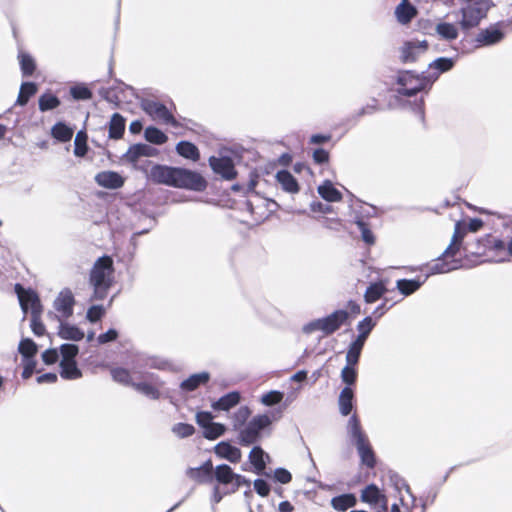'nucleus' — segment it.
<instances>
[{
    "label": "nucleus",
    "mask_w": 512,
    "mask_h": 512,
    "mask_svg": "<svg viewBox=\"0 0 512 512\" xmlns=\"http://www.w3.org/2000/svg\"><path fill=\"white\" fill-rule=\"evenodd\" d=\"M465 232V223L457 222L450 246L445 250L442 257L438 258L433 264L428 266L429 273L426 275L425 279L422 281L406 279L398 280L397 288L399 291L406 296L410 295L421 287L429 275L447 273L457 269L459 267L458 261L455 259L450 260V258H453L459 250L460 242L464 237Z\"/></svg>",
    "instance_id": "obj_1"
},
{
    "label": "nucleus",
    "mask_w": 512,
    "mask_h": 512,
    "mask_svg": "<svg viewBox=\"0 0 512 512\" xmlns=\"http://www.w3.org/2000/svg\"><path fill=\"white\" fill-rule=\"evenodd\" d=\"M94 287V297L104 299L113 280V261L110 257H102L97 260L90 275Z\"/></svg>",
    "instance_id": "obj_2"
},
{
    "label": "nucleus",
    "mask_w": 512,
    "mask_h": 512,
    "mask_svg": "<svg viewBox=\"0 0 512 512\" xmlns=\"http://www.w3.org/2000/svg\"><path fill=\"white\" fill-rule=\"evenodd\" d=\"M464 2L460 9L459 24L465 30L477 27L494 5L492 0H464Z\"/></svg>",
    "instance_id": "obj_3"
},
{
    "label": "nucleus",
    "mask_w": 512,
    "mask_h": 512,
    "mask_svg": "<svg viewBox=\"0 0 512 512\" xmlns=\"http://www.w3.org/2000/svg\"><path fill=\"white\" fill-rule=\"evenodd\" d=\"M347 430L351 440L357 447L362 463L368 467H372L375 463L374 454L356 415H353L349 419Z\"/></svg>",
    "instance_id": "obj_4"
},
{
    "label": "nucleus",
    "mask_w": 512,
    "mask_h": 512,
    "mask_svg": "<svg viewBox=\"0 0 512 512\" xmlns=\"http://www.w3.org/2000/svg\"><path fill=\"white\" fill-rule=\"evenodd\" d=\"M438 79V73H427L426 76L415 75L410 71L398 74L397 82L400 85L399 92L404 95H413Z\"/></svg>",
    "instance_id": "obj_5"
},
{
    "label": "nucleus",
    "mask_w": 512,
    "mask_h": 512,
    "mask_svg": "<svg viewBox=\"0 0 512 512\" xmlns=\"http://www.w3.org/2000/svg\"><path fill=\"white\" fill-rule=\"evenodd\" d=\"M348 312L345 310H337L330 315L313 320L303 327L304 333H312L315 331H322L324 334L329 335L337 331L347 320Z\"/></svg>",
    "instance_id": "obj_6"
},
{
    "label": "nucleus",
    "mask_w": 512,
    "mask_h": 512,
    "mask_svg": "<svg viewBox=\"0 0 512 512\" xmlns=\"http://www.w3.org/2000/svg\"><path fill=\"white\" fill-rule=\"evenodd\" d=\"M170 186L194 191H203L207 186V182L195 171L174 167Z\"/></svg>",
    "instance_id": "obj_7"
},
{
    "label": "nucleus",
    "mask_w": 512,
    "mask_h": 512,
    "mask_svg": "<svg viewBox=\"0 0 512 512\" xmlns=\"http://www.w3.org/2000/svg\"><path fill=\"white\" fill-rule=\"evenodd\" d=\"M271 424V418L267 414L255 416L241 431L240 441L244 445L256 442L262 430Z\"/></svg>",
    "instance_id": "obj_8"
},
{
    "label": "nucleus",
    "mask_w": 512,
    "mask_h": 512,
    "mask_svg": "<svg viewBox=\"0 0 512 512\" xmlns=\"http://www.w3.org/2000/svg\"><path fill=\"white\" fill-rule=\"evenodd\" d=\"M15 292L18 296V300L24 316L28 311L31 314H41L42 306L37 294L31 289H24L20 284L15 285Z\"/></svg>",
    "instance_id": "obj_9"
},
{
    "label": "nucleus",
    "mask_w": 512,
    "mask_h": 512,
    "mask_svg": "<svg viewBox=\"0 0 512 512\" xmlns=\"http://www.w3.org/2000/svg\"><path fill=\"white\" fill-rule=\"evenodd\" d=\"M142 108L155 121L172 126L177 124V121L166 106L159 102L145 100L142 102Z\"/></svg>",
    "instance_id": "obj_10"
},
{
    "label": "nucleus",
    "mask_w": 512,
    "mask_h": 512,
    "mask_svg": "<svg viewBox=\"0 0 512 512\" xmlns=\"http://www.w3.org/2000/svg\"><path fill=\"white\" fill-rule=\"evenodd\" d=\"M361 499L371 505L376 512H386L388 500L385 494L375 485H369L362 490Z\"/></svg>",
    "instance_id": "obj_11"
},
{
    "label": "nucleus",
    "mask_w": 512,
    "mask_h": 512,
    "mask_svg": "<svg viewBox=\"0 0 512 512\" xmlns=\"http://www.w3.org/2000/svg\"><path fill=\"white\" fill-rule=\"evenodd\" d=\"M427 48L426 40L407 41L400 49V58L405 63L414 62L427 51Z\"/></svg>",
    "instance_id": "obj_12"
},
{
    "label": "nucleus",
    "mask_w": 512,
    "mask_h": 512,
    "mask_svg": "<svg viewBox=\"0 0 512 512\" xmlns=\"http://www.w3.org/2000/svg\"><path fill=\"white\" fill-rule=\"evenodd\" d=\"M74 297L70 290H62L54 301V308L58 312V317L67 319L73 314Z\"/></svg>",
    "instance_id": "obj_13"
},
{
    "label": "nucleus",
    "mask_w": 512,
    "mask_h": 512,
    "mask_svg": "<svg viewBox=\"0 0 512 512\" xmlns=\"http://www.w3.org/2000/svg\"><path fill=\"white\" fill-rule=\"evenodd\" d=\"M215 477L220 483L234 484L236 489L244 484L249 485L248 480L239 474H235L232 469L225 464L216 467Z\"/></svg>",
    "instance_id": "obj_14"
},
{
    "label": "nucleus",
    "mask_w": 512,
    "mask_h": 512,
    "mask_svg": "<svg viewBox=\"0 0 512 512\" xmlns=\"http://www.w3.org/2000/svg\"><path fill=\"white\" fill-rule=\"evenodd\" d=\"M209 164L215 173L228 180L233 179L236 175L233 161L229 157H210Z\"/></svg>",
    "instance_id": "obj_15"
},
{
    "label": "nucleus",
    "mask_w": 512,
    "mask_h": 512,
    "mask_svg": "<svg viewBox=\"0 0 512 512\" xmlns=\"http://www.w3.org/2000/svg\"><path fill=\"white\" fill-rule=\"evenodd\" d=\"M504 37V33L497 25L489 26L482 29L476 35L475 41L478 46H490L500 42Z\"/></svg>",
    "instance_id": "obj_16"
},
{
    "label": "nucleus",
    "mask_w": 512,
    "mask_h": 512,
    "mask_svg": "<svg viewBox=\"0 0 512 512\" xmlns=\"http://www.w3.org/2000/svg\"><path fill=\"white\" fill-rule=\"evenodd\" d=\"M95 181L101 187L117 189L123 186L124 178L114 171H103L95 176Z\"/></svg>",
    "instance_id": "obj_17"
},
{
    "label": "nucleus",
    "mask_w": 512,
    "mask_h": 512,
    "mask_svg": "<svg viewBox=\"0 0 512 512\" xmlns=\"http://www.w3.org/2000/svg\"><path fill=\"white\" fill-rule=\"evenodd\" d=\"M214 452L219 458L226 459L231 463L239 462L242 457L241 450L228 442L218 443L214 448Z\"/></svg>",
    "instance_id": "obj_18"
},
{
    "label": "nucleus",
    "mask_w": 512,
    "mask_h": 512,
    "mask_svg": "<svg viewBox=\"0 0 512 512\" xmlns=\"http://www.w3.org/2000/svg\"><path fill=\"white\" fill-rule=\"evenodd\" d=\"M174 167H168L163 165H154L148 172V178L159 184H165L170 186L172 181Z\"/></svg>",
    "instance_id": "obj_19"
},
{
    "label": "nucleus",
    "mask_w": 512,
    "mask_h": 512,
    "mask_svg": "<svg viewBox=\"0 0 512 512\" xmlns=\"http://www.w3.org/2000/svg\"><path fill=\"white\" fill-rule=\"evenodd\" d=\"M435 32L440 39L452 41L458 38L459 29L457 24L439 21L435 26Z\"/></svg>",
    "instance_id": "obj_20"
},
{
    "label": "nucleus",
    "mask_w": 512,
    "mask_h": 512,
    "mask_svg": "<svg viewBox=\"0 0 512 512\" xmlns=\"http://www.w3.org/2000/svg\"><path fill=\"white\" fill-rule=\"evenodd\" d=\"M152 382L142 381V382H134L133 388L143 395L151 398L157 399L159 398V388L161 387V383L156 379L151 378Z\"/></svg>",
    "instance_id": "obj_21"
},
{
    "label": "nucleus",
    "mask_w": 512,
    "mask_h": 512,
    "mask_svg": "<svg viewBox=\"0 0 512 512\" xmlns=\"http://www.w3.org/2000/svg\"><path fill=\"white\" fill-rule=\"evenodd\" d=\"M240 399V394L236 391H233L222 396L219 400L214 401L211 404V407L214 410L228 411L235 407L240 402Z\"/></svg>",
    "instance_id": "obj_22"
},
{
    "label": "nucleus",
    "mask_w": 512,
    "mask_h": 512,
    "mask_svg": "<svg viewBox=\"0 0 512 512\" xmlns=\"http://www.w3.org/2000/svg\"><path fill=\"white\" fill-rule=\"evenodd\" d=\"M277 182L281 185L282 189L288 193H298L299 185L294 176L286 170H281L276 174Z\"/></svg>",
    "instance_id": "obj_23"
},
{
    "label": "nucleus",
    "mask_w": 512,
    "mask_h": 512,
    "mask_svg": "<svg viewBox=\"0 0 512 512\" xmlns=\"http://www.w3.org/2000/svg\"><path fill=\"white\" fill-rule=\"evenodd\" d=\"M317 191L319 195L328 202H338L342 199L341 192L336 189L334 184L329 180H325L319 185Z\"/></svg>",
    "instance_id": "obj_24"
},
{
    "label": "nucleus",
    "mask_w": 512,
    "mask_h": 512,
    "mask_svg": "<svg viewBox=\"0 0 512 512\" xmlns=\"http://www.w3.org/2000/svg\"><path fill=\"white\" fill-rule=\"evenodd\" d=\"M58 335L65 340L79 341L85 334L78 327L60 320Z\"/></svg>",
    "instance_id": "obj_25"
},
{
    "label": "nucleus",
    "mask_w": 512,
    "mask_h": 512,
    "mask_svg": "<svg viewBox=\"0 0 512 512\" xmlns=\"http://www.w3.org/2000/svg\"><path fill=\"white\" fill-rule=\"evenodd\" d=\"M416 8L408 0L402 2L396 7L395 15L401 24L409 23L416 16Z\"/></svg>",
    "instance_id": "obj_26"
},
{
    "label": "nucleus",
    "mask_w": 512,
    "mask_h": 512,
    "mask_svg": "<svg viewBox=\"0 0 512 512\" xmlns=\"http://www.w3.org/2000/svg\"><path fill=\"white\" fill-rule=\"evenodd\" d=\"M212 463L206 461L203 465L197 468H190L187 471V475L197 482H207L211 478Z\"/></svg>",
    "instance_id": "obj_27"
},
{
    "label": "nucleus",
    "mask_w": 512,
    "mask_h": 512,
    "mask_svg": "<svg viewBox=\"0 0 512 512\" xmlns=\"http://www.w3.org/2000/svg\"><path fill=\"white\" fill-rule=\"evenodd\" d=\"M209 379L210 375L207 372L193 374L188 379L184 380L180 387L184 391H194L200 385L207 383Z\"/></svg>",
    "instance_id": "obj_28"
},
{
    "label": "nucleus",
    "mask_w": 512,
    "mask_h": 512,
    "mask_svg": "<svg viewBox=\"0 0 512 512\" xmlns=\"http://www.w3.org/2000/svg\"><path fill=\"white\" fill-rule=\"evenodd\" d=\"M135 373L136 372L132 374L128 369L122 367H113L110 370L112 379L125 386H133L135 382Z\"/></svg>",
    "instance_id": "obj_29"
},
{
    "label": "nucleus",
    "mask_w": 512,
    "mask_h": 512,
    "mask_svg": "<svg viewBox=\"0 0 512 512\" xmlns=\"http://www.w3.org/2000/svg\"><path fill=\"white\" fill-rule=\"evenodd\" d=\"M266 458L268 459L269 456L260 447H254L251 450L249 454V460L257 474H260L264 471L266 467Z\"/></svg>",
    "instance_id": "obj_30"
},
{
    "label": "nucleus",
    "mask_w": 512,
    "mask_h": 512,
    "mask_svg": "<svg viewBox=\"0 0 512 512\" xmlns=\"http://www.w3.org/2000/svg\"><path fill=\"white\" fill-rule=\"evenodd\" d=\"M353 397L354 393L350 387H345L339 396V410L344 416L350 414L353 409Z\"/></svg>",
    "instance_id": "obj_31"
},
{
    "label": "nucleus",
    "mask_w": 512,
    "mask_h": 512,
    "mask_svg": "<svg viewBox=\"0 0 512 512\" xmlns=\"http://www.w3.org/2000/svg\"><path fill=\"white\" fill-rule=\"evenodd\" d=\"M61 377L68 380L78 379L82 376L75 361L61 360Z\"/></svg>",
    "instance_id": "obj_32"
},
{
    "label": "nucleus",
    "mask_w": 512,
    "mask_h": 512,
    "mask_svg": "<svg viewBox=\"0 0 512 512\" xmlns=\"http://www.w3.org/2000/svg\"><path fill=\"white\" fill-rule=\"evenodd\" d=\"M176 151L182 157L193 161H197L200 156L198 148L191 142L187 141L179 142L176 146Z\"/></svg>",
    "instance_id": "obj_33"
},
{
    "label": "nucleus",
    "mask_w": 512,
    "mask_h": 512,
    "mask_svg": "<svg viewBox=\"0 0 512 512\" xmlns=\"http://www.w3.org/2000/svg\"><path fill=\"white\" fill-rule=\"evenodd\" d=\"M125 130V120L124 118L118 114H113L110 126H109V136L114 139H119L122 137Z\"/></svg>",
    "instance_id": "obj_34"
},
{
    "label": "nucleus",
    "mask_w": 512,
    "mask_h": 512,
    "mask_svg": "<svg viewBox=\"0 0 512 512\" xmlns=\"http://www.w3.org/2000/svg\"><path fill=\"white\" fill-rule=\"evenodd\" d=\"M454 63L455 61L452 58H438L429 65L428 73H438L439 76L441 73L451 70L454 66Z\"/></svg>",
    "instance_id": "obj_35"
},
{
    "label": "nucleus",
    "mask_w": 512,
    "mask_h": 512,
    "mask_svg": "<svg viewBox=\"0 0 512 512\" xmlns=\"http://www.w3.org/2000/svg\"><path fill=\"white\" fill-rule=\"evenodd\" d=\"M356 504V498L352 494H344L334 497L331 505L335 510L345 511Z\"/></svg>",
    "instance_id": "obj_36"
},
{
    "label": "nucleus",
    "mask_w": 512,
    "mask_h": 512,
    "mask_svg": "<svg viewBox=\"0 0 512 512\" xmlns=\"http://www.w3.org/2000/svg\"><path fill=\"white\" fill-rule=\"evenodd\" d=\"M52 135L61 142H67L72 138L73 130L63 123H57L52 128Z\"/></svg>",
    "instance_id": "obj_37"
},
{
    "label": "nucleus",
    "mask_w": 512,
    "mask_h": 512,
    "mask_svg": "<svg viewBox=\"0 0 512 512\" xmlns=\"http://www.w3.org/2000/svg\"><path fill=\"white\" fill-rule=\"evenodd\" d=\"M145 139L153 144L161 145L167 141V136L158 128L147 127L145 129Z\"/></svg>",
    "instance_id": "obj_38"
},
{
    "label": "nucleus",
    "mask_w": 512,
    "mask_h": 512,
    "mask_svg": "<svg viewBox=\"0 0 512 512\" xmlns=\"http://www.w3.org/2000/svg\"><path fill=\"white\" fill-rule=\"evenodd\" d=\"M383 283H374L370 285L365 293V300L368 303H373L380 299L385 292Z\"/></svg>",
    "instance_id": "obj_39"
},
{
    "label": "nucleus",
    "mask_w": 512,
    "mask_h": 512,
    "mask_svg": "<svg viewBox=\"0 0 512 512\" xmlns=\"http://www.w3.org/2000/svg\"><path fill=\"white\" fill-rule=\"evenodd\" d=\"M375 326V323L372 321L371 317H366L358 324V331L359 335L356 339V341L365 343L369 333L372 331L373 327Z\"/></svg>",
    "instance_id": "obj_40"
},
{
    "label": "nucleus",
    "mask_w": 512,
    "mask_h": 512,
    "mask_svg": "<svg viewBox=\"0 0 512 512\" xmlns=\"http://www.w3.org/2000/svg\"><path fill=\"white\" fill-rule=\"evenodd\" d=\"M363 346V343L356 340L350 345L346 355L347 365L355 366L358 363Z\"/></svg>",
    "instance_id": "obj_41"
},
{
    "label": "nucleus",
    "mask_w": 512,
    "mask_h": 512,
    "mask_svg": "<svg viewBox=\"0 0 512 512\" xmlns=\"http://www.w3.org/2000/svg\"><path fill=\"white\" fill-rule=\"evenodd\" d=\"M486 245L491 249V250H495L498 252L497 255L493 256L492 259L494 261H497V262H500V261H504L505 258L502 257L501 255L499 254H502L505 252V244L503 241L499 240V239H496V238H493V237H489L487 238L486 240Z\"/></svg>",
    "instance_id": "obj_42"
},
{
    "label": "nucleus",
    "mask_w": 512,
    "mask_h": 512,
    "mask_svg": "<svg viewBox=\"0 0 512 512\" xmlns=\"http://www.w3.org/2000/svg\"><path fill=\"white\" fill-rule=\"evenodd\" d=\"M37 91V87L34 83L26 82L23 83L18 96V103L24 105L27 103L29 98L34 95Z\"/></svg>",
    "instance_id": "obj_43"
},
{
    "label": "nucleus",
    "mask_w": 512,
    "mask_h": 512,
    "mask_svg": "<svg viewBox=\"0 0 512 512\" xmlns=\"http://www.w3.org/2000/svg\"><path fill=\"white\" fill-rule=\"evenodd\" d=\"M19 352L26 359H30L37 352V346L31 339H23L18 347Z\"/></svg>",
    "instance_id": "obj_44"
},
{
    "label": "nucleus",
    "mask_w": 512,
    "mask_h": 512,
    "mask_svg": "<svg viewBox=\"0 0 512 512\" xmlns=\"http://www.w3.org/2000/svg\"><path fill=\"white\" fill-rule=\"evenodd\" d=\"M251 414V411L248 407L242 406L240 407L232 417L233 426L235 429H239L243 424L247 421Z\"/></svg>",
    "instance_id": "obj_45"
},
{
    "label": "nucleus",
    "mask_w": 512,
    "mask_h": 512,
    "mask_svg": "<svg viewBox=\"0 0 512 512\" xmlns=\"http://www.w3.org/2000/svg\"><path fill=\"white\" fill-rule=\"evenodd\" d=\"M59 104L58 98L52 94H44L39 99V108L41 111L54 109Z\"/></svg>",
    "instance_id": "obj_46"
},
{
    "label": "nucleus",
    "mask_w": 512,
    "mask_h": 512,
    "mask_svg": "<svg viewBox=\"0 0 512 512\" xmlns=\"http://www.w3.org/2000/svg\"><path fill=\"white\" fill-rule=\"evenodd\" d=\"M87 136L84 132H78L75 137V148L74 154L78 157H83L87 152V144H86Z\"/></svg>",
    "instance_id": "obj_47"
},
{
    "label": "nucleus",
    "mask_w": 512,
    "mask_h": 512,
    "mask_svg": "<svg viewBox=\"0 0 512 512\" xmlns=\"http://www.w3.org/2000/svg\"><path fill=\"white\" fill-rule=\"evenodd\" d=\"M225 432L224 425L220 423L212 422L207 428L204 430V436L208 439H216L221 436Z\"/></svg>",
    "instance_id": "obj_48"
},
{
    "label": "nucleus",
    "mask_w": 512,
    "mask_h": 512,
    "mask_svg": "<svg viewBox=\"0 0 512 512\" xmlns=\"http://www.w3.org/2000/svg\"><path fill=\"white\" fill-rule=\"evenodd\" d=\"M19 60L24 75H31L35 69L34 60L25 53L19 54Z\"/></svg>",
    "instance_id": "obj_49"
},
{
    "label": "nucleus",
    "mask_w": 512,
    "mask_h": 512,
    "mask_svg": "<svg viewBox=\"0 0 512 512\" xmlns=\"http://www.w3.org/2000/svg\"><path fill=\"white\" fill-rule=\"evenodd\" d=\"M140 157H143L141 144H135L128 149L124 154L123 159L135 165Z\"/></svg>",
    "instance_id": "obj_50"
},
{
    "label": "nucleus",
    "mask_w": 512,
    "mask_h": 512,
    "mask_svg": "<svg viewBox=\"0 0 512 512\" xmlns=\"http://www.w3.org/2000/svg\"><path fill=\"white\" fill-rule=\"evenodd\" d=\"M283 399V393L279 391H270L261 397V402L266 406L278 404Z\"/></svg>",
    "instance_id": "obj_51"
},
{
    "label": "nucleus",
    "mask_w": 512,
    "mask_h": 512,
    "mask_svg": "<svg viewBox=\"0 0 512 512\" xmlns=\"http://www.w3.org/2000/svg\"><path fill=\"white\" fill-rule=\"evenodd\" d=\"M62 360L75 361L74 358L78 354V347L74 344H64L60 348Z\"/></svg>",
    "instance_id": "obj_52"
},
{
    "label": "nucleus",
    "mask_w": 512,
    "mask_h": 512,
    "mask_svg": "<svg viewBox=\"0 0 512 512\" xmlns=\"http://www.w3.org/2000/svg\"><path fill=\"white\" fill-rule=\"evenodd\" d=\"M172 431L181 438L191 436L194 433V427L186 423H178L173 426Z\"/></svg>",
    "instance_id": "obj_53"
},
{
    "label": "nucleus",
    "mask_w": 512,
    "mask_h": 512,
    "mask_svg": "<svg viewBox=\"0 0 512 512\" xmlns=\"http://www.w3.org/2000/svg\"><path fill=\"white\" fill-rule=\"evenodd\" d=\"M357 377L356 370L354 366L346 365L341 372L342 381L348 385H351L355 382Z\"/></svg>",
    "instance_id": "obj_54"
},
{
    "label": "nucleus",
    "mask_w": 512,
    "mask_h": 512,
    "mask_svg": "<svg viewBox=\"0 0 512 512\" xmlns=\"http://www.w3.org/2000/svg\"><path fill=\"white\" fill-rule=\"evenodd\" d=\"M41 314H31V329L37 336L45 333V326L40 320Z\"/></svg>",
    "instance_id": "obj_55"
},
{
    "label": "nucleus",
    "mask_w": 512,
    "mask_h": 512,
    "mask_svg": "<svg viewBox=\"0 0 512 512\" xmlns=\"http://www.w3.org/2000/svg\"><path fill=\"white\" fill-rule=\"evenodd\" d=\"M70 92L75 99L86 100L91 97L90 90L87 87L81 85L72 87Z\"/></svg>",
    "instance_id": "obj_56"
},
{
    "label": "nucleus",
    "mask_w": 512,
    "mask_h": 512,
    "mask_svg": "<svg viewBox=\"0 0 512 512\" xmlns=\"http://www.w3.org/2000/svg\"><path fill=\"white\" fill-rule=\"evenodd\" d=\"M196 421L205 430L213 422V416L209 412H198Z\"/></svg>",
    "instance_id": "obj_57"
},
{
    "label": "nucleus",
    "mask_w": 512,
    "mask_h": 512,
    "mask_svg": "<svg viewBox=\"0 0 512 512\" xmlns=\"http://www.w3.org/2000/svg\"><path fill=\"white\" fill-rule=\"evenodd\" d=\"M254 489L262 497L268 496L270 492L269 484L262 479H257L254 481Z\"/></svg>",
    "instance_id": "obj_58"
},
{
    "label": "nucleus",
    "mask_w": 512,
    "mask_h": 512,
    "mask_svg": "<svg viewBox=\"0 0 512 512\" xmlns=\"http://www.w3.org/2000/svg\"><path fill=\"white\" fill-rule=\"evenodd\" d=\"M103 314L104 309L102 306H92L87 312V319L90 322H96L103 316Z\"/></svg>",
    "instance_id": "obj_59"
},
{
    "label": "nucleus",
    "mask_w": 512,
    "mask_h": 512,
    "mask_svg": "<svg viewBox=\"0 0 512 512\" xmlns=\"http://www.w3.org/2000/svg\"><path fill=\"white\" fill-rule=\"evenodd\" d=\"M274 478L282 484H287L291 481L292 476L286 469L278 468L274 472Z\"/></svg>",
    "instance_id": "obj_60"
},
{
    "label": "nucleus",
    "mask_w": 512,
    "mask_h": 512,
    "mask_svg": "<svg viewBox=\"0 0 512 512\" xmlns=\"http://www.w3.org/2000/svg\"><path fill=\"white\" fill-rule=\"evenodd\" d=\"M43 361L50 365L54 364L58 360V352L56 349H49L42 354Z\"/></svg>",
    "instance_id": "obj_61"
},
{
    "label": "nucleus",
    "mask_w": 512,
    "mask_h": 512,
    "mask_svg": "<svg viewBox=\"0 0 512 512\" xmlns=\"http://www.w3.org/2000/svg\"><path fill=\"white\" fill-rule=\"evenodd\" d=\"M118 336V333L114 329L108 330L106 333L100 334L98 336V342L101 344H105L111 341H114Z\"/></svg>",
    "instance_id": "obj_62"
},
{
    "label": "nucleus",
    "mask_w": 512,
    "mask_h": 512,
    "mask_svg": "<svg viewBox=\"0 0 512 512\" xmlns=\"http://www.w3.org/2000/svg\"><path fill=\"white\" fill-rule=\"evenodd\" d=\"M358 226L361 231L363 240L368 244H372L374 242V237L371 231L365 226L363 222H358Z\"/></svg>",
    "instance_id": "obj_63"
},
{
    "label": "nucleus",
    "mask_w": 512,
    "mask_h": 512,
    "mask_svg": "<svg viewBox=\"0 0 512 512\" xmlns=\"http://www.w3.org/2000/svg\"><path fill=\"white\" fill-rule=\"evenodd\" d=\"M147 365L157 369H166L169 366L166 360L159 359L156 357L149 358Z\"/></svg>",
    "instance_id": "obj_64"
}]
</instances>
